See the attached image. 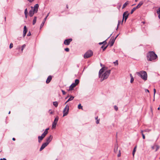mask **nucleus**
<instances>
[{"mask_svg":"<svg viewBox=\"0 0 160 160\" xmlns=\"http://www.w3.org/2000/svg\"><path fill=\"white\" fill-rule=\"evenodd\" d=\"M107 69L106 67H102L99 71V77L101 78V82H102L105 79H107L110 73L111 70H110L106 71L103 73L104 71Z\"/></svg>","mask_w":160,"mask_h":160,"instance_id":"obj_1","label":"nucleus"},{"mask_svg":"<svg viewBox=\"0 0 160 160\" xmlns=\"http://www.w3.org/2000/svg\"><path fill=\"white\" fill-rule=\"evenodd\" d=\"M157 55L153 51H150L147 54V59L149 61H152L157 58Z\"/></svg>","mask_w":160,"mask_h":160,"instance_id":"obj_2","label":"nucleus"},{"mask_svg":"<svg viewBox=\"0 0 160 160\" xmlns=\"http://www.w3.org/2000/svg\"><path fill=\"white\" fill-rule=\"evenodd\" d=\"M137 74L142 79L146 81L147 79V74L146 72L142 71L137 72Z\"/></svg>","mask_w":160,"mask_h":160,"instance_id":"obj_3","label":"nucleus"},{"mask_svg":"<svg viewBox=\"0 0 160 160\" xmlns=\"http://www.w3.org/2000/svg\"><path fill=\"white\" fill-rule=\"evenodd\" d=\"M93 52L92 51L89 50L85 54L84 56V58H88L92 56Z\"/></svg>","mask_w":160,"mask_h":160,"instance_id":"obj_4","label":"nucleus"},{"mask_svg":"<svg viewBox=\"0 0 160 160\" xmlns=\"http://www.w3.org/2000/svg\"><path fill=\"white\" fill-rule=\"evenodd\" d=\"M69 110V106L67 104L66 105L65 108H64L63 112V116L64 117L65 116L67 115V114L68 113V111Z\"/></svg>","mask_w":160,"mask_h":160,"instance_id":"obj_5","label":"nucleus"},{"mask_svg":"<svg viewBox=\"0 0 160 160\" xmlns=\"http://www.w3.org/2000/svg\"><path fill=\"white\" fill-rule=\"evenodd\" d=\"M129 14L128 13V11H126L123 13V19L122 21V23L123 22L124 19H125V22H126Z\"/></svg>","mask_w":160,"mask_h":160,"instance_id":"obj_6","label":"nucleus"},{"mask_svg":"<svg viewBox=\"0 0 160 160\" xmlns=\"http://www.w3.org/2000/svg\"><path fill=\"white\" fill-rule=\"evenodd\" d=\"M72 41V38H70L69 39H66L64 42V43L65 45H69L70 44V42Z\"/></svg>","mask_w":160,"mask_h":160,"instance_id":"obj_7","label":"nucleus"},{"mask_svg":"<svg viewBox=\"0 0 160 160\" xmlns=\"http://www.w3.org/2000/svg\"><path fill=\"white\" fill-rule=\"evenodd\" d=\"M52 138V135H50L46 139V143L48 144L49 142L51 141Z\"/></svg>","mask_w":160,"mask_h":160,"instance_id":"obj_8","label":"nucleus"},{"mask_svg":"<svg viewBox=\"0 0 160 160\" xmlns=\"http://www.w3.org/2000/svg\"><path fill=\"white\" fill-rule=\"evenodd\" d=\"M48 145V144H47L46 142L43 143L42 145L41 146V148L40 149L39 151H42L43 149H44Z\"/></svg>","mask_w":160,"mask_h":160,"instance_id":"obj_9","label":"nucleus"},{"mask_svg":"<svg viewBox=\"0 0 160 160\" xmlns=\"http://www.w3.org/2000/svg\"><path fill=\"white\" fill-rule=\"evenodd\" d=\"M115 40V38H113L112 39H111V41L109 42L108 46L109 45L110 47L112 46Z\"/></svg>","mask_w":160,"mask_h":160,"instance_id":"obj_10","label":"nucleus"},{"mask_svg":"<svg viewBox=\"0 0 160 160\" xmlns=\"http://www.w3.org/2000/svg\"><path fill=\"white\" fill-rule=\"evenodd\" d=\"M39 7L38 4H36L34 7V9L33 10L35 12V13H37L38 10V8Z\"/></svg>","mask_w":160,"mask_h":160,"instance_id":"obj_11","label":"nucleus"},{"mask_svg":"<svg viewBox=\"0 0 160 160\" xmlns=\"http://www.w3.org/2000/svg\"><path fill=\"white\" fill-rule=\"evenodd\" d=\"M31 8H32V9L31 10H30L29 12V16L31 17H32L33 16L34 13H35V12H34V11L33 10L32 7Z\"/></svg>","mask_w":160,"mask_h":160,"instance_id":"obj_12","label":"nucleus"},{"mask_svg":"<svg viewBox=\"0 0 160 160\" xmlns=\"http://www.w3.org/2000/svg\"><path fill=\"white\" fill-rule=\"evenodd\" d=\"M52 76H51V75L49 76L48 77V78L46 81V83H47V84L49 83L51 81V80L52 79Z\"/></svg>","mask_w":160,"mask_h":160,"instance_id":"obj_13","label":"nucleus"},{"mask_svg":"<svg viewBox=\"0 0 160 160\" xmlns=\"http://www.w3.org/2000/svg\"><path fill=\"white\" fill-rule=\"evenodd\" d=\"M75 86H76L75 85V84H74V83H72V84L69 86L68 91L72 90L73 88H74Z\"/></svg>","mask_w":160,"mask_h":160,"instance_id":"obj_14","label":"nucleus"},{"mask_svg":"<svg viewBox=\"0 0 160 160\" xmlns=\"http://www.w3.org/2000/svg\"><path fill=\"white\" fill-rule=\"evenodd\" d=\"M143 3V1H141L139 2V4L137 5V6L135 7L136 8L138 9L139 8Z\"/></svg>","mask_w":160,"mask_h":160,"instance_id":"obj_15","label":"nucleus"},{"mask_svg":"<svg viewBox=\"0 0 160 160\" xmlns=\"http://www.w3.org/2000/svg\"><path fill=\"white\" fill-rule=\"evenodd\" d=\"M118 145L117 143L115 145L114 148V152L115 153H116L118 151Z\"/></svg>","mask_w":160,"mask_h":160,"instance_id":"obj_16","label":"nucleus"},{"mask_svg":"<svg viewBox=\"0 0 160 160\" xmlns=\"http://www.w3.org/2000/svg\"><path fill=\"white\" fill-rule=\"evenodd\" d=\"M157 13L158 15V18L160 19V8L157 10Z\"/></svg>","mask_w":160,"mask_h":160,"instance_id":"obj_17","label":"nucleus"},{"mask_svg":"<svg viewBox=\"0 0 160 160\" xmlns=\"http://www.w3.org/2000/svg\"><path fill=\"white\" fill-rule=\"evenodd\" d=\"M128 4H129L128 1H127L126 2L124 3V4L123 5L122 7V9L124 8Z\"/></svg>","mask_w":160,"mask_h":160,"instance_id":"obj_18","label":"nucleus"},{"mask_svg":"<svg viewBox=\"0 0 160 160\" xmlns=\"http://www.w3.org/2000/svg\"><path fill=\"white\" fill-rule=\"evenodd\" d=\"M59 118L58 116H57L55 118L53 122L54 123L57 124L58 121V120Z\"/></svg>","mask_w":160,"mask_h":160,"instance_id":"obj_19","label":"nucleus"},{"mask_svg":"<svg viewBox=\"0 0 160 160\" xmlns=\"http://www.w3.org/2000/svg\"><path fill=\"white\" fill-rule=\"evenodd\" d=\"M37 17H34V19H33V22H32V24L33 25H34L35 24V23H36V20H37Z\"/></svg>","mask_w":160,"mask_h":160,"instance_id":"obj_20","label":"nucleus"},{"mask_svg":"<svg viewBox=\"0 0 160 160\" xmlns=\"http://www.w3.org/2000/svg\"><path fill=\"white\" fill-rule=\"evenodd\" d=\"M79 81L78 79H76L75 80V83H73L74 84H75V85L76 86L79 83Z\"/></svg>","mask_w":160,"mask_h":160,"instance_id":"obj_21","label":"nucleus"},{"mask_svg":"<svg viewBox=\"0 0 160 160\" xmlns=\"http://www.w3.org/2000/svg\"><path fill=\"white\" fill-rule=\"evenodd\" d=\"M27 29L26 26H25L23 28V32L27 33Z\"/></svg>","mask_w":160,"mask_h":160,"instance_id":"obj_22","label":"nucleus"},{"mask_svg":"<svg viewBox=\"0 0 160 160\" xmlns=\"http://www.w3.org/2000/svg\"><path fill=\"white\" fill-rule=\"evenodd\" d=\"M136 148H137V146H136L134 147V149L133 150V152H132V155H133V157L134 156L135 152H136Z\"/></svg>","mask_w":160,"mask_h":160,"instance_id":"obj_23","label":"nucleus"},{"mask_svg":"<svg viewBox=\"0 0 160 160\" xmlns=\"http://www.w3.org/2000/svg\"><path fill=\"white\" fill-rule=\"evenodd\" d=\"M45 21H46V20H44V18L43 22H42V23H41V24L40 25V29H41L43 27Z\"/></svg>","mask_w":160,"mask_h":160,"instance_id":"obj_24","label":"nucleus"},{"mask_svg":"<svg viewBox=\"0 0 160 160\" xmlns=\"http://www.w3.org/2000/svg\"><path fill=\"white\" fill-rule=\"evenodd\" d=\"M58 102H53V105L55 106L56 107H57L58 106Z\"/></svg>","mask_w":160,"mask_h":160,"instance_id":"obj_25","label":"nucleus"},{"mask_svg":"<svg viewBox=\"0 0 160 160\" xmlns=\"http://www.w3.org/2000/svg\"><path fill=\"white\" fill-rule=\"evenodd\" d=\"M57 124L55 123L52 122V128H55Z\"/></svg>","mask_w":160,"mask_h":160,"instance_id":"obj_26","label":"nucleus"},{"mask_svg":"<svg viewBox=\"0 0 160 160\" xmlns=\"http://www.w3.org/2000/svg\"><path fill=\"white\" fill-rule=\"evenodd\" d=\"M136 9L135 7L133 8L131 10L130 13L132 14L133 13V12Z\"/></svg>","mask_w":160,"mask_h":160,"instance_id":"obj_27","label":"nucleus"},{"mask_svg":"<svg viewBox=\"0 0 160 160\" xmlns=\"http://www.w3.org/2000/svg\"><path fill=\"white\" fill-rule=\"evenodd\" d=\"M108 46V45H107L106 47H104V45H103L102 46L101 48H103V51H104L107 48Z\"/></svg>","mask_w":160,"mask_h":160,"instance_id":"obj_28","label":"nucleus"},{"mask_svg":"<svg viewBox=\"0 0 160 160\" xmlns=\"http://www.w3.org/2000/svg\"><path fill=\"white\" fill-rule=\"evenodd\" d=\"M155 146V147H156V150H155V152H156V151H157L158 150V149L159 148H160V146H159V145H156Z\"/></svg>","mask_w":160,"mask_h":160,"instance_id":"obj_29","label":"nucleus"},{"mask_svg":"<svg viewBox=\"0 0 160 160\" xmlns=\"http://www.w3.org/2000/svg\"><path fill=\"white\" fill-rule=\"evenodd\" d=\"M78 108L79 109H82V107L81 106V104H79L78 106Z\"/></svg>","mask_w":160,"mask_h":160,"instance_id":"obj_30","label":"nucleus"},{"mask_svg":"<svg viewBox=\"0 0 160 160\" xmlns=\"http://www.w3.org/2000/svg\"><path fill=\"white\" fill-rule=\"evenodd\" d=\"M25 47H26V45L25 44L23 45L22 46V49H21L22 52L23 49L24 48H25Z\"/></svg>","mask_w":160,"mask_h":160,"instance_id":"obj_31","label":"nucleus"},{"mask_svg":"<svg viewBox=\"0 0 160 160\" xmlns=\"http://www.w3.org/2000/svg\"><path fill=\"white\" fill-rule=\"evenodd\" d=\"M130 76L131 77V80H130V82H131V83H132L133 82L134 78H133L131 74H130Z\"/></svg>","mask_w":160,"mask_h":160,"instance_id":"obj_32","label":"nucleus"},{"mask_svg":"<svg viewBox=\"0 0 160 160\" xmlns=\"http://www.w3.org/2000/svg\"><path fill=\"white\" fill-rule=\"evenodd\" d=\"M28 11H27V8H26L25 10V11H24V13H25V15L26 17H27V15L28 14Z\"/></svg>","mask_w":160,"mask_h":160,"instance_id":"obj_33","label":"nucleus"},{"mask_svg":"<svg viewBox=\"0 0 160 160\" xmlns=\"http://www.w3.org/2000/svg\"><path fill=\"white\" fill-rule=\"evenodd\" d=\"M74 98V97L72 96H71L68 99V100L70 101L72 100Z\"/></svg>","mask_w":160,"mask_h":160,"instance_id":"obj_34","label":"nucleus"},{"mask_svg":"<svg viewBox=\"0 0 160 160\" xmlns=\"http://www.w3.org/2000/svg\"><path fill=\"white\" fill-rule=\"evenodd\" d=\"M38 139H39L40 140H42L43 139V138H42V137L41 136H38Z\"/></svg>","mask_w":160,"mask_h":160,"instance_id":"obj_35","label":"nucleus"},{"mask_svg":"<svg viewBox=\"0 0 160 160\" xmlns=\"http://www.w3.org/2000/svg\"><path fill=\"white\" fill-rule=\"evenodd\" d=\"M13 44L12 43H11L10 44V46H9V48L10 49H11L12 48V47H13Z\"/></svg>","mask_w":160,"mask_h":160,"instance_id":"obj_36","label":"nucleus"},{"mask_svg":"<svg viewBox=\"0 0 160 160\" xmlns=\"http://www.w3.org/2000/svg\"><path fill=\"white\" fill-rule=\"evenodd\" d=\"M114 108L116 111H117L118 109V107L116 105L114 106Z\"/></svg>","mask_w":160,"mask_h":160,"instance_id":"obj_37","label":"nucleus"},{"mask_svg":"<svg viewBox=\"0 0 160 160\" xmlns=\"http://www.w3.org/2000/svg\"><path fill=\"white\" fill-rule=\"evenodd\" d=\"M48 131H45L43 133L45 135H46L48 133Z\"/></svg>","mask_w":160,"mask_h":160,"instance_id":"obj_38","label":"nucleus"},{"mask_svg":"<svg viewBox=\"0 0 160 160\" xmlns=\"http://www.w3.org/2000/svg\"><path fill=\"white\" fill-rule=\"evenodd\" d=\"M65 50L67 52H68L69 51V49L68 48H66L65 49Z\"/></svg>","mask_w":160,"mask_h":160,"instance_id":"obj_39","label":"nucleus"},{"mask_svg":"<svg viewBox=\"0 0 160 160\" xmlns=\"http://www.w3.org/2000/svg\"><path fill=\"white\" fill-rule=\"evenodd\" d=\"M114 63H115V65H118V60H116L115 62H114Z\"/></svg>","mask_w":160,"mask_h":160,"instance_id":"obj_40","label":"nucleus"},{"mask_svg":"<svg viewBox=\"0 0 160 160\" xmlns=\"http://www.w3.org/2000/svg\"><path fill=\"white\" fill-rule=\"evenodd\" d=\"M119 153L118 154V155H117L118 157H120L121 156V153H120V150H119Z\"/></svg>","mask_w":160,"mask_h":160,"instance_id":"obj_41","label":"nucleus"},{"mask_svg":"<svg viewBox=\"0 0 160 160\" xmlns=\"http://www.w3.org/2000/svg\"><path fill=\"white\" fill-rule=\"evenodd\" d=\"M62 94L63 95H65L66 94V93L63 90H62Z\"/></svg>","mask_w":160,"mask_h":160,"instance_id":"obj_42","label":"nucleus"},{"mask_svg":"<svg viewBox=\"0 0 160 160\" xmlns=\"http://www.w3.org/2000/svg\"><path fill=\"white\" fill-rule=\"evenodd\" d=\"M49 13H48L47 14V16H46V17L44 18V20H46V19H47V18L49 16Z\"/></svg>","mask_w":160,"mask_h":160,"instance_id":"obj_43","label":"nucleus"},{"mask_svg":"<svg viewBox=\"0 0 160 160\" xmlns=\"http://www.w3.org/2000/svg\"><path fill=\"white\" fill-rule=\"evenodd\" d=\"M31 35V32L30 31L29 32L28 34H27V36H29Z\"/></svg>","mask_w":160,"mask_h":160,"instance_id":"obj_44","label":"nucleus"},{"mask_svg":"<svg viewBox=\"0 0 160 160\" xmlns=\"http://www.w3.org/2000/svg\"><path fill=\"white\" fill-rule=\"evenodd\" d=\"M21 48V47L20 46H19L17 48V49L19 50Z\"/></svg>","mask_w":160,"mask_h":160,"instance_id":"obj_45","label":"nucleus"},{"mask_svg":"<svg viewBox=\"0 0 160 160\" xmlns=\"http://www.w3.org/2000/svg\"><path fill=\"white\" fill-rule=\"evenodd\" d=\"M41 136L42 137V138H44L45 137V135L43 133H42Z\"/></svg>","mask_w":160,"mask_h":160,"instance_id":"obj_46","label":"nucleus"},{"mask_svg":"<svg viewBox=\"0 0 160 160\" xmlns=\"http://www.w3.org/2000/svg\"><path fill=\"white\" fill-rule=\"evenodd\" d=\"M99 119L97 120V121L96 122V123L97 124H98L99 123Z\"/></svg>","mask_w":160,"mask_h":160,"instance_id":"obj_47","label":"nucleus"},{"mask_svg":"<svg viewBox=\"0 0 160 160\" xmlns=\"http://www.w3.org/2000/svg\"><path fill=\"white\" fill-rule=\"evenodd\" d=\"M106 40H105L104 41L102 42L103 43V44H104L103 45H105V44H106L107 43V42H106Z\"/></svg>","mask_w":160,"mask_h":160,"instance_id":"obj_48","label":"nucleus"},{"mask_svg":"<svg viewBox=\"0 0 160 160\" xmlns=\"http://www.w3.org/2000/svg\"><path fill=\"white\" fill-rule=\"evenodd\" d=\"M142 136L143 138V139H145V136L144 135V134H142Z\"/></svg>","mask_w":160,"mask_h":160,"instance_id":"obj_49","label":"nucleus"},{"mask_svg":"<svg viewBox=\"0 0 160 160\" xmlns=\"http://www.w3.org/2000/svg\"><path fill=\"white\" fill-rule=\"evenodd\" d=\"M27 0L29 2H32L34 1V0Z\"/></svg>","mask_w":160,"mask_h":160,"instance_id":"obj_50","label":"nucleus"},{"mask_svg":"<svg viewBox=\"0 0 160 160\" xmlns=\"http://www.w3.org/2000/svg\"><path fill=\"white\" fill-rule=\"evenodd\" d=\"M26 33H24V32H23V37H24L25 36V35H26Z\"/></svg>","mask_w":160,"mask_h":160,"instance_id":"obj_51","label":"nucleus"},{"mask_svg":"<svg viewBox=\"0 0 160 160\" xmlns=\"http://www.w3.org/2000/svg\"><path fill=\"white\" fill-rule=\"evenodd\" d=\"M154 95H155V93H156V89H154Z\"/></svg>","mask_w":160,"mask_h":160,"instance_id":"obj_52","label":"nucleus"},{"mask_svg":"<svg viewBox=\"0 0 160 160\" xmlns=\"http://www.w3.org/2000/svg\"><path fill=\"white\" fill-rule=\"evenodd\" d=\"M0 160H6V159L5 158H1Z\"/></svg>","mask_w":160,"mask_h":160,"instance_id":"obj_53","label":"nucleus"},{"mask_svg":"<svg viewBox=\"0 0 160 160\" xmlns=\"http://www.w3.org/2000/svg\"><path fill=\"white\" fill-rule=\"evenodd\" d=\"M120 22H121V21H120L119 20L118 21V26L119 24H120Z\"/></svg>","mask_w":160,"mask_h":160,"instance_id":"obj_54","label":"nucleus"},{"mask_svg":"<svg viewBox=\"0 0 160 160\" xmlns=\"http://www.w3.org/2000/svg\"><path fill=\"white\" fill-rule=\"evenodd\" d=\"M145 92H149V91L148 89H146L145 90Z\"/></svg>","mask_w":160,"mask_h":160,"instance_id":"obj_55","label":"nucleus"},{"mask_svg":"<svg viewBox=\"0 0 160 160\" xmlns=\"http://www.w3.org/2000/svg\"><path fill=\"white\" fill-rule=\"evenodd\" d=\"M103 44V42H99V44H100V45H102V44Z\"/></svg>","mask_w":160,"mask_h":160,"instance_id":"obj_56","label":"nucleus"},{"mask_svg":"<svg viewBox=\"0 0 160 160\" xmlns=\"http://www.w3.org/2000/svg\"><path fill=\"white\" fill-rule=\"evenodd\" d=\"M143 132H144V131H143V130H141V134H142H142H143Z\"/></svg>","mask_w":160,"mask_h":160,"instance_id":"obj_57","label":"nucleus"},{"mask_svg":"<svg viewBox=\"0 0 160 160\" xmlns=\"http://www.w3.org/2000/svg\"><path fill=\"white\" fill-rule=\"evenodd\" d=\"M154 148H155V146H152V149H154Z\"/></svg>","mask_w":160,"mask_h":160,"instance_id":"obj_58","label":"nucleus"},{"mask_svg":"<svg viewBox=\"0 0 160 160\" xmlns=\"http://www.w3.org/2000/svg\"><path fill=\"white\" fill-rule=\"evenodd\" d=\"M49 129V128H47V129H46L45 130V131H48V130Z\"/></svg>","mask_w":160,"mask_h":160,"instance_id":"obj_59","label":"nucleus"},{"mask_svg":"<svg viewBox=\"0 0 160 160\" xmlns=\"http://www.w3.org/2000/svg\"><path fill=\"white\" fill-rule=\"evenodd\" d=\"M148 131V130H145L144 131V132H147Z\"/></svg>","mask_w":160,"mask_h":160,"instance_id":"obj_60","label":"nucleus"},{"mask_svg":"<svg viewBox=\"0 0 160 160\" xmlns=\"http://www.w3.org/2000/svg\"><path fill=\"white\" fill-rule=\"evenodd\" d=\"M12 140L13 141H15V138H12Z\"/></svg>","mask_w":160,"mask_h":160,"instance_id":"obj_61","label":"nucleus"},{"mask_svg":"<svg viewBox=\"0 0 160 160\" xmlns=\"http://www.w3.org/2000/svg\"><path fill=\"white\" fill-rule=\"evenodd\" d=\"M41 141H42V140H40L39 139H38V142H39L40 143Z\"/></svg>","mask_w":160,"mask_h":160,"instance_id":"obj_62","label":"nucleus"},{"mask_svg":"<svg viewBox=\"0 0 160 160\" xmlns=\"http://www.w3.org/2000/svg\"><path fill=\"white\" fill-rule=\"evenodd\" d=\"M118 34L114 38H115V39H116V38L118 37Z\"/></svg>","mask_w":160,"mask_h":160,"instance_id":"obj_63","label":"nucleus"},{"mask_svg":"<svg viewBox=\"0 0 160 160\" xmlns=\"http://www.w3.org/2000/svg\"><path fill=\"white\" fill-rule=\"evenodd\" d=\"M100 65L101 67H102L103 66L102 64L101 63H100Z\"/></svg>","mask_w":160,"mask_h":160,"instance_id":"obj_64","label":"nucleus"}]
</instances>
